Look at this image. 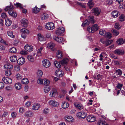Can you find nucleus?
I'll list each match as a JSON object with an SVG mask.
<instances>
[{"instance_id": "nucleus-57", "label": "nucleus", "mask_w": 125, "mask_h": 125, "mask_svg": "<svg viewBox=\"0 0 125 125\" xmlns=\"http://www.w3.org/2000/svg\"><path fill=\"white\" fill-rule=\"evenodd\" d=\"M112 0H107L106 1V3L108 5H111L113 3Z\"/></svg>"}, {"instance_id": "nucleus-24", "label": "nucleus", "mask_w": 125, "mask_h": 125, "mask_svg": "<svg viewBox=\"0 0 125 125\" xmlns=\"http://www.w3.org/2000/svg\"><path fill=\"white\" fill-rule=\"evenodd\" d=\"M112 14L113 17H117L120 14L118 11L116 10H115L112 12Z\"/></svg>"}, {"instance_id": "nucleus-32", "label": "nucleus", "mask_w": 125, "mask_h": 125, "mask_svg": "<svg viewBox=\"0 0 125 125\" xmlns=\"http://www.w3.org/2000/svg\"><path fill=\"white\" fill-rule=\"evenodd\" d=\"M21 83L24 84H27L29 83V80L27 78H24L21 80Z\"/></svg>"}, {"instance_id": "nucleus-40", "label": "nucleus", "mask_w": 125, "mask_h": 125, "mask_svg": "<svg viewBox=\"0 0 125 125\" xmlns=\"http://www.w3.org/2000/svg\"><path fill=\"white\" fill-rule=\"evenodd\" d=\"M74 105L77 108L79 109H83V107L81 104L76 103L74 104Z\"/></svg>"}, {"instance_id": "nucleus-34", "label": "nucleus", "mask_w": 125, "mask_h": 125, "mask_svg": "<svg viewBox=\"0 0 125 125\" xmlns=\"http://www.w3.org/2000/svg\"><path fill=\"white\" fill-rule=\"evenodd\" d=\"M40 9L38 8L36 6L32 9V12H33L37 13L40 11Z\"/></svg>"}, {"instance_id": "nucleus-27", "label": "nucleus", "mask_w": 125, "mask_h": 125, "mask_svg": "<svg viewBox=\"0 0 125 125\" xmlns=\"http://www.w3.org/2000/svg\"><path fill=\"white\" fill-rule=\"evenodd\" d=\"M14 8L13 7L12 5H11L10 6H7L6 8H5L4 10L5 11H7L8 10L9 11L12 10Z\"/></svg>"}, {"instance_id": "nucleus-58", "label": "nucleus", "mask_w": 125, "mask_h": 125, "mask_svg": "<svg viewBox=\"0 0 125 125\" xmlns=\"http://www.w3.org/2000/svg\"><path fill=\"white\" fill-rule=\"evenodd\" d=\"M115 28L117 29H119L120 28V26L119 24L116 23L115 24Z\"/></svg>"}, {"instance_id": "nucleus-62", "label": "nucleus", "mask_w": 125, "mask_h": 125, "mask_svg": "<svg viewBox=\"0 0 125 125\" xmlns=\"http://www.w3.org/2000/svg\"><path fill=\"white\" fill-rule=\"evenodd\" d=\"M16 77L17 79L20 80L22 78V76L19 73H18L16 75Z\"/></svg>"}, {"instance_id": "nucleus-37", "label": "nucleus", "mask_w": 125, "mask_h": 125, "mask_svg": "<svg viewBox=\"0 0 125 125\" xmlns=\"http://www.w3.org/2000/svg\"><path fill=\"white\" fill-rule=\"evenodd\" d=\"M38 40L40 41H43L44 37L41 34L39 33L38 34Z\"/></svg>"}, {"instance_id": "nucleus-35", "label": "nucleus", "mask_w": 125, "mask_h": 125, "mask_svg": "<svg viewBox=\"0 0 125 125\" xmlns=\"http://www.w3.org/2000/svg\"><path fill=\"white\" fill-rule=\"evenodd\" d=\"M33 115L32 112L31 111H27L25 114V116L27 117H31Z\"/></svg>"}, {"instance_id": "nucleus-25", "label": "nucleus", "mask_w": 125, "mask_h": 125, "mask_svg": "<svg viewBox=\"0 0 125 125\" xmlns=\"http://www.w3.org/2000/svg\"><path fill=\"white\" fill-rule=\"evenodd\" d=\"M104 36L105 37L108 39H110L112 36L111 33L109 32H106Z\"/></svg>"}, {"instance_id": "nucleus-50", "label": "nucleus", "mask_w": 125, "mask_h": 125, "mask_svg": "<svg viewBox=\"0 0 125 125\" xmlns=\"http://www.w3.org/2000/svg\"><path fill=\"white\" fill-rule=\"evenodd\" d=\"M44 90L45 93H48L50 90V88L47 86H45L44 87Z\"/></svg>"}, {"instance_id": "nucleus-55", "label": "nucleus", "mask_w": 125, "mask_h": 125, "mask_svg": "<svg viewBox=\"0 0 125 125\" xmlns=\"http://www.w3.org/2000/svg\"><path fill=\"white\" fill-rule=\"evenodd\" d=\"M123 86V84H121L118 83L117 85L116 86V87L118 89H120V90H121L122 87Z\"/></svg>"}, {"instance_id": "nucleus-36", "label": "nucleus", "mask_w": 125, "mask_h": 125, "mask_svg": "<svg viewBox=\"0 0 125 125\" xmlns=\"http://www.w3.org/2000/svg\"><path fill=\"white\" fill-rule=\"evenodd\" d=\"M43 84L46 86H48L49 84L50 81L49 80L46 79H43Z\"/></svg>"}, {"instance_id": "nucleus-20", "label": "nucleus", "mask_w": 125, "mask_h": 125, "mask_svg": "<svg viewBox=\"0 0 125 125\" xmlns=\"http://www.w3.org/2000/svg\"><path fill=\"white\" fill-rule=\"evenodd\" d=\"M49 17L48 14L46 13H43L41 16V18L43 20H46L48 19Z\"/></svg>"}, {"instance_id": "nucleus-26", "label": "nucleus", "mask_w": 125, "mask_h": 125, "mask_svg": "<svg viewBox=\"0 0 125 125\" xmlns=\"http://www.w3.org/2000/svg\"><path fill=\"white\" fill-rule=\"evenodd\" d=\"M116 42L118 45H121L124 42V41L123 38H120L117 40Z\"/></svg>"}, {"instance_id": "nucleus-21", "label": "nucleus", "mask_w": 125, "mask_h": 125, "mask_svg": "<svg viewBox=\"0 0 125 125\" xmlns=\"http://www.w3.org/2000/svg\"><path fill=\"white\" fill-rule=\"evenodd\" d=\"M4 67L5 68H7L8 70L11 69L13 68L12 65L10 63H8L6 64L5 65Z\"/></svg>"}, {"instance_id": "nucleus-43", "label": "nucleus", "mask_w": 125, "mask_h": 125, "mask_svg": "<svg viewBox=\"0 0 125 125\" xmlns=\"http://www.w3.org/2000/svg\"><path fill=\"white\" fill-rule=\"evenodd\" d=\"M16 49L15 47H12L10 48L9 50V52L11 53H15L16 52Z\"/></svg>"}, {"instance_id": "nucleus-64", "label": "nucleus", "mask_w": 125, "mask_h": 125, "mask_svg": "<svg viewBox=\"0 0 125 125\" xmlns=\"http://www.w3.org/2000/svg\"><path fill=\"white\" fill-rule=\"evenodd\" d=\"M5 47L3 45L0 44V49L1 50H4L5 49Z\"/></svg>"}, {"instance_id": "nucleus-39", "label": "nucleus", "mask_w": 125, "mask_h": 125, "mask_svg": "<svg viewBox=\"0 0 125 125\" xmlns=\"http://www.w3.org/2000/svg\"><path fill=\"white\" fill-rule=\"evenodd\" d=\"M62 108L63 109L66 108H68L69 106V104L68 103L66 102H64L63 103H62Z\"/></svg>"}, {"instance_id": "nucleus-5", "label": "nucleus", "mask_w": 125, "mask_h": 125, "mask_svg": "<svg viewBox=\"0 0 125 125\" xmlns=\"http://www.w3.org/2000/svg\"><path fill=\"white\" fill-rule=\"evenodd\" d=\"M92 11L95 16H98L100 14L101 10L99 8L96 7L93 8Z\"/></svg>"}, {"instance_id": "nucleus-47", "label": "nucleus", "mask_w": 125, "mask_h": 125, "mask_svg": "<svg viewBox=\"0 0 125 125\" xmlns=\"http://www.w3.org/2000/svg\"><path fill=\"white\" fill-rule=\"evenodd\" d=\"M14 4L15 5L16 7L17 8L19 7L20 9H22L23 8L22 5L19 3H17L16 4L14 3Z\"/></svg>"}, {"instance_id": "nucleus-52", "label": "nucleus", "mask_w": 125, "mask_h": 125, "mask_svg": "<svg viewBox=\"0 0 125 125\" xmlns=\"http://www.w3.org/2000/svg\"><path fill=\"white\" fill-rule=\"evenodd\" d=\"M98 28H95L94 27H91V32L92 33H93L94 31H97L98 30Z\"/></svg>"}, {"instance_id": "nucleus-38", "label": "nucleus", "mask_w": 125, "mask_h": 125, "mask_svg": "<svg viewBox=\"0 0 125 125\" xmlns=\"http://www.w3.org/2000/svg\"><path fill=\"white\" fill-rule=\"evenodd\" d=\"M113 41V40H111L106 41L105 42V46H107L110 44Z\"/></svg>"}, {"instance_id": "nucleus-1", "label": "nucleus", "mask_w": 125, "mask_h": 125, "mask_svg": "<svg viewBox=\"0 0 125 125\" xmlns=\"http://www.w3.org/2000/svg\"><path fill=\"white\" fill-rule=\"evenodd\" d=\"M68 61V60L67 58H65L63 59L62 60L58 62L57 61H55L54 62V64L55 66L57 68H60L61 67V65L65 66L66 65Z\"/></svg>"}, {"instance_id": "nucleus-48", "label": "nucleus", "mask_w": 125, "mask_h": 125, "mask_svg": "<svg viewBox=\"0 0 125 125\" xmlns=\"http://www.w3.org/2000/svg\"><path fill=\"white\" fill-rule=\"evenodd\" d=\"M37 74L38 78H40L43 74L42 71L41 70H39L37 72Z\"/></svg>"}, {"instance_id": "nucleus-59", "label": "nucleus", "mask_w": 125, "mask_h": 125, "mask_svg": "<svg viewBox=\"0 0 125 125\" xmlns=\"http://www.w3.org/2000/svg\"><path fill=\"white\" fill-rule=\"evenodd\" d=\"M42 49V48L41 47L40 49H39L37 51V53L39 56H40L41 55V52Z\"/></svg>"}, {"instance_id": "nucleus-10", "label": "nucleus", "mask_w": 125, "mask_h": 125, "mask_svg": "<svg viewBox=\"0 0 125 125\" xmlns=\"http://www.w3.org/2000/svg\"><path fill=\"white\" fill-rule=\"evenodd\" d=\"M42 62L44 66L46 68L48 67L51 64L50 61L47 60H43Z\"/></svg>"}, {"instance_id": "nucleus-23", "label": "nucleus", "mask_w": 125, "mask_h": 125, "mask_svg": "<svg viewBox=\"0 0 125 125\" xmlns=\"http://www.w3.org/2000/svg\"><path fill=\"white\" fill-rule=\"evenodd\" d=\"M94 16H89L88 17V20L90 21V23H91L92 24H93L95 23V21L94 19Z\"/></svg>"}, {"instance_id": "nucleus-54", "label": "nucleus", "mask_w": 125, "mask_h": 125, "mask_svg": "<svg viewBox=\"0 0 125 125\" xmlns=\"http://www.w3.org/2000/svg\"><path fill=\"white\" fill-rule=\"evenodd\" d=\"M116 73H117V74L119 76H121L122 74V72L120 69H118L115 70Z\"/></svg>"}, {"instance_id": "nucleus-18", "label": "nucleus", "mask_w": 125, "mask_h": 125, "mask_svg": "<svg viewBox=\"0 0 125 125\" xmlns=\"http://www.w3.org/2000/svg\"><path fill=\"white\" fill-rule=\"evenodd\" d=\"M24 48L26 50L29 52L32 51L33 50L32 47L28 44L24 46Z\"/></svg>"}, {"instance_id": "nucleus-44", "label": "nucleus", "mask_w": 125, "mask_h": 125, "mask_svg": "<svg viewBox=\"0 0 125 125\" xmlns=\"http://www.w3.org/2000/svg\"><path fill=\"white\" fill-rule=\"evenodd\" d=\"M27 58L29 61L31 62H33L34 61V59L33 57L31 55H28L27 56Z\"/></svg>"}, {"instance_id": "nucleus-61", "label": "nucleus", "mask_w": 125, "mask_h": 125, "mask_svg": "<svg viewBox=\"0 0 125 125\" xmlns=\"http://www.w3.org/2000/svg\"><path fill=\"white\" fill-rule=\"evenodd\" d=\"M20 53L22 55H25L27 54V52L25 50H22L21 51Z\"/></svg>"}, {"instance_id": "nucleus-46", "label": "nucleus", "mask_w": 125, "mask_h": 125, "mask_svg": "<svg viewBox=\"0 0 125 125\" xmlns=\"http://www.w3.org/2000/svg\"><path fill=\"white\" fill-rule=\"evenodd\" d=\"M87 4L90 8H92L93 6V2L92 0H89Z\"/></svg>"}, {"instance_id": "nucleus-30", "label": "nucleus", "mask_w": 125, "mask_h": 125, "mask_svg": "<svg viewBox=\"0 0 125 125\" xmlns=\"http://www.w3.org/2000/svg\"><path fill=\"white\" fill-rule=\"evenodd\" d=\"M21 84L19 83H17L15 85V87L16 89L17 90H20L21 88Z\"/></svg>"}, {"instance_id": "nucleus-42", "label": "nucleus", "mask_w": 125, "mask_h": 125, "mask_svg": "<svg viewBox=\"0 0 125 125\" xmlns=\"http://www.w3.org/2000/svg\"><path fill=\"white\" fill-rule=\"evenodd\" d=\"M125 20V16L123 14H122L119 17V20L120 21H124Z\"/></svg>"}, {"instance_id": "nucleus-16", "label": "nucleus", "mask_w": 125, "mask_h": 125, "mask_svg": "<svg viewBox=\"0 0 125 125\" xmlns=\"http://www.w3.org/2000/svg\"><path fill=\"white\" fill-rule=\"evenodd\" d=\"M64 119L65 121L68 122H72L73 121V118L71 116H66L65 117Z\"/></svg>"}, {"instance_id": "nucleus-8", "label": "nucleus", "mask_w": 125, "mask_h": 125, "mask_svg": "<svg viewBox=\"0 0 125 125\" xmlns=\"http://www.w3.org/2000/svg\"><path fill=\"white\" fill-rule=\"evenodd\" d=\"M56 76L59 77H60L62 76L63 75V72L61 70L58 69L55 72Z\"/></svg>"}, {"instance_id": "nucleus-17", "label": "nucleus", "mask_w": 125, "mask_h": 125, "mask_svg": "<svg viewBox=\"0 0 125 125\" xmlns=\"http://www.w3.org/2000/svg\"><path fill=\"white\" fill-rule=\"evenodd\" d=\"M53 39L59 42H62L63 41V39L61 37L56 36H54L53 37Z\"/></svg>"}, {"instance_id": "nucleus-33", "label": "nucleus", "mask_w": 125, "mask_h": 125, "mask_svg": "<svg viewBox=\"0 0 125 125\" xmlns=\"http://www.w3.org/2000/svg\"><path fill=\"white\" fill-rule=\"evenodd\" d=\"M40 104H37L34 105L32 107V109L33 110H37L40 107Z\"/></svg>"}, {"instance_id": "nucleus-11", "label": "nucleus", "mask_w": 125, "mask_h": 125, "mask_svg": "<svg viewBox=\"0 0 125 125\" xmlns=\"http://www.w3.org/2000/svg\"><path fill=\"white\" fill-rule=\"evenodd\" d=\"M22 25L23 27H26L28 25V21L26 19H23L21 21Z\"/></svg>"}, {"instance_id": "nucleus-60", "label": "nucleus", "mask_w": 125, "mask_h": 125, "mask_svg": "<svg viewBox=\"0 0 125 125\" xmlns=\"http://www.w3.org/2000/svg\"><path fill=\"white\" fill-rule=\"evenodd\" d=\"M106 32L104 31H103V30H101L99 31V33L101 35H103Z\"/></svg>"}, {"instance_id": "nucleus-22", "label": "nucleus", "mask_w": 125, "mask_h": 125, "mask_svg": "<svg viewBox=\"0 0 125 125\" xmlns=\"http://www.w3.org/2000/svg\"><path fill=\"white\" fill-rule=\"evenodd\" d=\"M5 24L7 26H10L11 24L12 21L9 18L6 19L5 20Z\"/></svg>"}, {"instance_id": "nucleus-56", "label": "nucleus", "mask_w": 125, "mask_h": 125, "mask_svg": "<svg viewBox=\"0 0 125 125\" xmlns=\"http://www.w3.org/2000/svg\"><path fill=\"white\" fill-rule=\"evenodd\" d=\"M105 122L103 120H100L98 122V125H104Z\"/></svg>"}, {"instance_id": "nucleus-3", "label": "nucleus", "mask_w": 125, "mask_h": 125, "mask_svg": "<svg viewBox=\"0 0 125 125\" xmlns=\"http://www.w3.org/2000/svg\"><path fill=\"white\" fill-rule=\"evenodd\" d=\"M65 30V29L63 27H61L58 28L55 30V33L58 35H62L64 32Z\"/></svg>"}, {"instance_id": "nucleus-7", "label": "nucleus", "mask_w": 125, "mask_h": 125, "mask_svg": "<svg viewBox=\"0 0 125 125\" xmlns=\"http://www.w3.org/2000/svg\"><path fill=\"white\" fill-rule=\"evenodd\" d=\"M4 83L6 84H10L12 83V80L10 78L8 77H4L2 79Z\"/></svg>"}, {"instance_id": "nucleus-45", "label": "nucleus", "mask_w": 125, "mask_h": 125, "mask_svg": "<svg viewBox=\"0 0 125 125\" xmlns=\"http://www.w3.org/2000/svg\"><path fill=\"white\" fill-rule=\"evenodd\" d=\"M62 55L61 52L59 51L57 53V57L58 58H61L62 57Z\"/></svg>"}, {"instance_id": "nucleus-49", "label": "nucleus", "mask_w": 125, "mask_h": 125, "mask_svg": "<svg viewBox=\"0 0 125 125\" xmlns=\"http://www.w3.org/2000/svg\"><path fill=\"white\" fill-rule=\"evenodd\" d=\"M11 74V71L10 70L7 69L5 71V74L8 76L10 75Z\"/></svg>"}, {"instance_id": "nucleus-41", "label": "nucleus", "mask_w": 125, "mask_h": 125, "mask_svg": "<svg viewBox=\"0 0 125 125\" xmlns=\"http://www.w3.org/2000/svg\"><path fill=\"white\" fill-rule=\"evenodd\" d=\"M112 32L115 36H117L119 33V32L118 31L115 30H112Z\"/></svg>"}, {"instance_id": "nucleus-28", "label": "nucleus", "mask_w": 125, "mask_h": 125, "mask_svg": "<svg viewBox=\"0 0 125 125\" xmlns=\"http://www.w3.org/2000/svg\"><path fill=\"white\" fill-rule=\"evenodd\" d=\"M17 59V56L16 55L11 56L10 57V60L12 62H15Z\"/></svg>"}, {"instance_id": "nucleus-4", "label": "nucleus", "mask_w": 125, "mask_h": 125, "mask_svg": "<svg viewBox=\"0 0 125 125\" xmlns=\"http://www.w3.org/2000/svg\"><path fill=\"white\" fill-rule=\"evenodd\" d=\"M87 115V114L84 112H79L76 114L77 117L81 119H84Z\"/></svg>"}, {"instance_id": "nucleus-15", "label": "nucleus", "mask_w": 125, "mask_h": 125, "mask_svg": "<svg viewBox=\"0 0 125 125\" xmlns=\"http://www.w3.org/2000/svg\"><path fill=\"white\" fill-rule=\"evenodd\" d=\"M57 94V90L55 89H53L51 91L50 94V96L51 97H54Z\"/></svg>"}, {"instance_id": "nucleus-19", "label": "nucleus", "mask_w": 125, "mask_h": 125, "mask_svg": "<svg viewBox=\"0 0 125 125\" xmlns=\"http://www.w3.org/2000/svg\"><path fill=\"white\" fill-rule=\"evenodd\" d=\"M8 13L11 16L15 17H16L17 15V14L16 13V12L13 10L9 11Z\"/></svg>"}, {"instance_id": "nucleus-12", "label": "nucleus", "mask_w": 125, "mask_h": 125, "mask_svg": "<svg viewBox=\"0 0 125 125\" xmlns=\"http://www.w3.org/2000/svg\"><path fill=\"white\" fill-rule=\"evenodd\" d=\"M25 58L23 57L20 58L17 61L19 65H22L25 62Z\"/></svg>"}, {"instance_id": "nucleus-63", "label": "nucleus", "mask_w": 125, "mask_h": 125, "mask_svg": "<svg viewBox=\"0 0 125 125\" xmlns=\"http://www.w3.org/2000/svg\"><path fill=\"white\" fill-rule=\"evenodd\" d=\"M14 70L15 71H18L20 69V67L19 66H17L14 67Z\"/></svg>"}, {"instance_id": "nucleus-9", "label": "nucleus", "mask_w": 125, "mask_h": 125, "mask_svg": "<svg viewBox=\"0 0 125 125\" xmlns=\"http://www.w3.org/2000/svg\"><path fill=\"white\" fill-rule=\"evenodd\" d=\"M87 121L90 122H94L96 120V118L93 116L88 115L86 118Z\"/></svg>"}, {"instance_id": "nucleus-13", "label": "nucleus", "mask_w": 125, "mask_h": 125, "mask_svg": "<svg viewBox=\"0 0 125 125\" xmlns=\"http://www.w3.org/2000/svg\"><path fill=\"white\" fill-rule=\"evenodd\" d=\"M114 53L118 55H122L124 53V51L120 49H117L115 50L114 52Z\"/></svg>"}, {"instance_id": "nucleus-29", "label": "nucleus", "mask_w": 125, "mask_h": 125, "mask_svg": "<svg viewBox=\"0 0 125 125\" xmlns=\"http://www.w3.org/2000/svg\"><path fill=\"white\" fill-rule=\"evenodd\" d=\"M55 45L54 43L51 42L49 43L47 45V47L50 49H52Z\"/></svg>"}, {"instance_id": "nucleus-31", "label": "nucleus", "mask_w": 125, "mask_h": 125, "mask_svg": "<svg viewBox=\"0 0 125 125\" xmlns=\"http://www.w3.org/2000/svg\"><path fill=\"white\" fill-rule=\"evenodd\" d=\"M89 23L90 21L86 19L83 23L81 26L83 27L84 26H87L89 25Z\"/></svg>"}, {"instance_id": "nucleus-53", "label": "nucleus", "mask_w": 125, "mask_h": 125, "mask_svg": "<svg viewBox=\"0 0 125 125\" xmlns=\"http://www.w3.org/2000/svg\"><path fill=\"white\" fill-rule=\"evenodd\" d=\"M7 34L8 36H10V37L13 38L14 37L13 35V34L12 32L11 31H9L7 32Z\"/></svg>"}, {"instance_id": "nucleus-14", "label": "nucleus", "mask_w": 125, "mask_h": 125, "mask_svg": "<svg viewBox=\"0 0 125 125\" xmlns=\"http://www.w3.org/2000/svg\"><path fill=\"white\" fill-rule=\"evenodd\" d=\"M49 104L54 107H57L59 105L58 103L55 101L51 100L49 102Z\"/></svg>"}, {"instance_id": "nucleus-2", "label": "nucleus", "mask_w": 125, "mask_h": 125, "mask_svg": "<svg viewBox=\"0 0 125 125\" xmlns=\"http://www.w3.org/2000/svg\"><path fill=\"white\" fill-rule=\"evenodd\" d=\"M20 32L21 33L22 37L25 39L29 33V31L26 29L23 28L20 30Z\"/></svg>"}, {"instance_id": "nucleus-6", "label": "nucleus", "mask_w": 125, "mask_h": 125, "mask_svg": "<svg viewBox=\"0 0 125 125\" xmlns=\"http://www.w3.org/2000/svg\"><path fill=\"white\" fill-rule=\"evenodd\" d=\"M45 28L48 30H53L55 28L54 24L52 22H49L46 24Z\"/></svg>"}, {"instance_id": "nucleus-51", "label": "nucleus", "mask_w": 125, "mask_h": 125, "mask_svg": "<svg viewBox=\"0 0 125 125\" xmlns=\"http://www.w3.org/2000/svg\"><path fill=\"white\" fill-rule=\"evenodd\" d=\"M43 79L42 80L40 78H39L37 80V83L38 84H43Z\"/></svg>"}]
</instances>
